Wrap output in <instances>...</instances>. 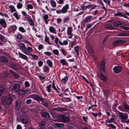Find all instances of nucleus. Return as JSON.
<instances>
[{
  "instance_id": "obj_16",
  "label": "nucleus",
  "mask_w": 129,
  "mask_h": 129,
  "mask_svg": "<svg viewBox=\"0 0 129 129\" xmlns=\"http://www.w3.org/2000/svg\"><path fill=\"white\" fill-rule=\"evenodd\" d=\"M18 54L19 55V57L21 58L22 59L24 60H28V57L26 55L20 53L19 52H18Z\"/></svg>"
},
{
  "instance_id": "obj_9",
  "label": "nucleus",
  "mask_w": 129,
  "mask_h": 129,
  "mask_svg": "<svg viewBox=\"0 0 129 129\" xmlns=\"http://www.w3.org/2000/svg\"><path fill=\"white\" fill-rule=\"evenodd\" d=\"M93 17L91 16H89L86 17L82 21V22L84 23H85L87 22H90L91 21L93 20Z\"/></svg>"
},
{
  "instance_id": "obj_42",
  "label": "nucleus",
  "mask_w": 129,
  "mask_h": 129,
  "mask_svg": "<svg viewBox=\"0 0 129 129\" xmlns=\"http://www.w3.org/2000/svg\"><path fill=\"white\" fill-rule=\"evenodd\" d=\"M60 61L63 65L66 66L68 64L66 62V60L64 59H62L60 60Z\"/></svg>"
},
{
  "instance_id": "obj_17",
  "label": "nucleus",
  "mask_w": 129,
  "mask_h": 129,
  "mask_svg": "<svg viewBox=\"0 0 129 129\" xmlns=\"http://www.w3.org/2000/svg\"><path fill=\"white\" fill-rule=\"evenodd\" d=\"M21 122L23 124H27L28 123V121L27 117L25 115H23V118H22Z\"/></svg>"
},
{
  "instance_id": "obj_61",
  "label": "nucleus",
  "mask_w": 129,
  "mask_h": 129,
  "mask_svg": "<svg viewBox=\"0 0 129 129\" xmlns=\"http://www.w3.org/2000/svg\"><path fill=\"white\" fill-rule=\"evenodd\" d=\"M22 37V36L20 34H18L17 36V38L20 40H21Z\"/></svg>"
},
{
  "instance_id": "obj_13",
  "label": "nucleus",
  "mask_w": 129,
  "mask_h": 129,
  "mask_svg": "<svg viewBox=\"0 0 129 129\" xmlns=\"http://www.w3.org/2000/svg\"><path fill=\"white\" fill-rule=\"evenodd\" d=\"M0 61L3 63H7L8 62V59L6 57L2 56H0Z\"/></svg>"
},
{
  "instance_id": "obj_47",
  "label": "nucleus",
  "mask_w": 129,
  "mask_h": 129,
  "mask_svg": "<svg viewBox=\"0 0 129 129\" xmlns=\"http://www.w3.org/2000/svg\"><path fill=\"white\" fill-rule=\"evenodd\" d=\"M60 51L61 52V53L64 56H66L67 54V53L63 49H60Z\"/></svg>"
},
{
  "instance_id": "obj_37",
  "label": "nucleus",
  "mask_w": 129,
  "mask_h": 129,
  "mask_svg": "<svg viewBox=\"0 0 129 129\" xmlns=\"http://www.w3.org/2000/svg\"><path fill=\"white\" fill-rule=\"evenodd\" d=\"M17 27L16 25H13L10 27V29L12 31H15L17 29Z\"/></svg>"
},
{
  "instance_id": "obj_58",
  "label": "nucleus",
  "mask_w": 129,
  "mask_h": 129,
  "mask_svg": "<svg viewBox=\"0 0 129 129\" xmlns=\"http://www.w3.org/2000/svg\"><path fill=\"white\" fill-rule=\"evenodd\" d=\"M12 75L16 79L18 78L19 76L18 74L14 72L13 73Z\"/></svg>"
},
{
  "instance_id": "obj_46",
  "label": "nucleus",
  "mask_w": 129,
  "mask_h": 129,
  "mask_svg": "<svg viewBox=\"0 0 129 129\" xmlns=\"http://www.w3.org/2000/svg\"><path fill=\"white\" fill-rule=\"evenodd\" d=\"M123 107L124 109H126L129 110V106L127 104H126L124 103L123 104Z\"/></svg>"
},
{
  "instance_id": "obj_6",
  "label": "nucleus",
  "mask_w": 129,
  "mask_h": 129,
  "mask_svg": "<svg viewBox=\"0 0 129 129\" xmlns=\"http://www.w3.org/2000/svg\"><path fill=\"white\" fill-rule=\"evenodd\" d=\"M33 50V49L32 48L28 47L26 48V47L25 49H24L23 52L26 55H29L30 54H31V53L32 52Z\"/></svg>"
},
{
  "instance_id": "obj_36",
  "label": "nucleus",
  "mask_w": 129,
  "mask_h": 129,
  "mask_svg": "<svg viewBox=\"0 0 129 129\" xmlns=\"http://www.w3.org/2000/svg\"><path fill=\"white\" fill-rule=\"evenodd\" d=\"M114 16H121L125 18V17L123 15L121 12H120L118 11L117 13L114 14Z\"/></svg>"
},
{
  "instance_id": "obj_63",
  "label": "nucleus",
  "mask_w": 129,
  "mask_h": 129,
  "mask_svg": "<svg viewBox=\"0 0 129 129\" xmlns=\"http://www.w3.org/2000/svg\"><path fill=\"white\" fill-rule=\"evenodd\" d=\"M35 94H32L29 95L27 97H26V98L27 99L28 98H32L34 99V97Z\"/></svg>"
},
{
  "instance_id": "obj_1",
  "label": "nucleus",
  "mask_w": 129,
  "mask_h": 129,
  "mask_svg": "<svg viewBox=\"0 0 129 129\" xmlns=\"http://www.w3.org/2000/svg\"><path fill=\"white\" fill-rule=\"evenodd\" d=\"M13 95L12 94H9L6 96H2L1 100L3 104L7 105H9L11 104L13 100Z\"/></svg>"
},
{
  "instance_id": "obj_32",
  "label": "nucleus",
  "mask_w": 129,
  "mask_h": 129,
  "mask_svg": "<svg viewBox=\"0 0 129 129\" xmlns=\"http://www.w3.org/2000/svg\"><path fill=\"white\" fill-rule=\"evenodd\" d=\"M27 90H20L19 91V94L20 95H23L25 94L27 92Z\"/></svg>"
},
{
  "instance_id": "obj_53",
  "label": "nucleus",
  "mask_w": 129,
  "mask_h": 129,
  "mask_svg": "<svg viewBox=\"0 0 129 129\" xmlns=\"http://www.w3.org/2000/svg\"><path fill=\"white\" fill-rule=\"evenodd\" d=\"M42 104L46 107H47L48 106V103L45 102L43 99V101H42Z\"/></svg>"
},
{
  "instance_id": "obj_24",
  "label": "nucleus",
  "mask_w": 129,
  "mask_h": 129,
  "mask_svg": "<svg viewBox=\"0 0 129 129\" xmlns=\"http://www.w3.org/2000/svg\"><path fill=\"white\" fill-rule=\"evenodd\" d=\"M46 124V122L45 121L41 122L39 124V126L40 127L39 129H43L45 126V125Z\"/></svg>"
},
{
  "instance_id": "obj_22",
  "label": "nucleus",
  "mask_w": 129,
  "mask_h": 129,
  "mask_svg": "<svg viewBox=\"0 0 129 129\" xmlns=\"http://www.w3.org/2000/svg\"><path fill=\"white\" fill-rule=\"evenodd\" d=\"M34 99L38 102L43 101L42 98L41 97L35 94Z\"/></svg>"
},
{
  "instance_id": "obj_49",
  "label": "nucleus",
  "mask_w": 129,
  "mask_h": 129,
  "mask_svg": "<svg viewBox=\"0 0 129 129\" xmlns=\"http://www.w3.org/2000/svg\"><path fill=\"white\" fill-rule=\"evenodd\" d=\"M27 9H32L33 8V7L31 4H28L27 5Z\"/></svg>"
},
{
  "instance_id": "obj_18",
  "label": "nucleus",
  "mask_w": 129,
  "mask_h": 129,
  "mask_svg": "<svg viewBox=\"0 0 129 129\" xmlns=\"http://www.w3.org/2000/svg\"><path fill=\"white\" fill-rule=\"evenodd\" d=\"M18 46L19 47L20 49L23 52L24 49H25L26 47L25 44L22 43H20L18 44Z\"/></svg>"
},
{
  "instance_id": "obj_7",
  "label": "nucleus",
  "mask_w": 129,
  "mask_h": 129,
  "mask_svg": "<svg viewBox=\"0 0 129 129\" xmlns=\"http://www.w3.org/2000/svg\"><path fill=\"white\" fill-rule=\"evenodd\" d=\"M113 70H114V73L118 74L121 71L122 68L120 66H116L113 68Z\"/></svg>"
},
{
  "instance_id": "obj_3",
  "label": "nucleus",
  "mask_w": 129,
  "mask_h": 129,
  "mask_svg": "<svg viewBox=\"0 0 129 129\" xmlns=\"http://www.w3.org/2000/svg\"><path fill=\"white\" fill-rule=\"evenodd\" d=\"M118 114L119 115V118L120 119L122 123H124V121L128 118V115L127 114L119 112H118Z\"/></svg>"
},
{
  "instance_id": "obj_50",
  "label": "nucleus",
  "mask_w": 129,
  "mask_h": 129,
  "mask_svg": "<svg viewBox=\"0 0 129 129\" xmlns=\"http://www.w3.org/2000/svg\"><path fill=\"white\" fill-rule=\"evenodd\" d=\"M0 39L3 42H5L6 41L5 38L1 34L0 35Z\"/></svg>"
},
{
  "instance_id": "obj_40",
  "label": "nucleus",
  "mask_w": 129,
  "mask_h": 129,
  "mask_svg": "<svg viewBox=\"0 0 129 129\" xmlns=\"http://www.w3.org/2000/svg\"><path fill=\"white\" fill-rule=\"evenodd\" d=\"M79 47L77 46L74 48L75 51L76 52L77 56L79 55Z\"/></svg>"
},
{
  "instance_id": "obj_56",
  "label": "nucleus",
  "mask_w": 129,
  "mask_h": 129,
  "mask_svg": "<svg viewBox=\"0 0 129 129\" xmlns=\"http://www.w3.org/2000/svg\"><path fill=\"white\" fill-rule=\"evenodd\" d=\"M38 66L39 67H41L43 64V62L41 60H39L38 61Z\"/></svg>"
},
{
  "instance_id": "obj_4",
  "label": "nucleus",
  "mask_w": 129,
  "mask_h": 129,
  "mask_svg": "<svg viewBox=\"0 0 129 129\" xmlns=\"http://www.w3.org/2000/svg\"><path fill=\"white\" fill-rule=\"evenodd\" d=\"M73 31V28L71 26H68L67 27V37L69 39H71L72 38L73 35L72 33Z\"/></svg>"
},
{
  "instance_id": "obj_29",
  "label": "nucleus",
  "mask_w": 129,
  "mask_h": 129,
  "mask_svg": "<svg viewBox=\"0 0 129 129\" xmlns=\"http://www.w3.org/2000/svg\"><path fill=\"white\" fill-rule=\"evenodd\" d=\"M105 65V62L103 61H102L100 65V69H101V72L104 73L105 72V70H104Z\"/></svg>"
},
{
  "instance_id": "obj_28",
  "label": "nucleus",
  "mask_w": 129,
  "mask_h": 129,
  "mask_svg": "<svg viewBox=\"0 0 129 129\" xmlns=\"http://www.w3.org/2000/svg\"><path fill=\"white\" fill-rule=\"evenodd\" d=\"M41 114L43 117L47 118H49V115L47 112H43V113H41Z\"/></svg>"
},
{
  "instance_id": "obj_59",
  "label": "nucleus",
  "mask_w": 129,
  "mask_h": 129,
  "mask_svg": "<svg viewBox=\"0 0 129 129\" xmlns=\"http://www.w3.org/2000/svg\"><path fill=\"white\" fill-rule=\"evenodd\" d=\"M0 15L4 17H5L7 18H8V15L6 14H4L0 12Z\"/></svg>"
},
{
  "instance_id": "obj_25",
  "label": "nucleus",
  "mask_w": 129,
  "mask_h": 129,
  "mask_svg": "<svg viewBox=\"0 0 129 129\" xmlns=\"http://www.w3.org/2000/svg\"><path fill=\"white\" fill-rule=\"evenodd\" d=\"M61 101L63 102H70L71 101V100L69 98H64L62 97Z\"/></svg>"
},
{
  "instance_id": "obj_12",
  "label": "nucleus",
  "mask_w": 129,
  "mask_h": 129,
  "mask_svg": "<svg viewBox=\"0 0 129 129\" xmlns=\"http://www.w3.org/2000/svg\"><path fill=\"white\" fill-rule=\"evenodd\" d=\"M18 65L17 63H11L9 64L8 66L9 67L14 70H16L17 69Z\"/></svg>"
},
{
  "instance_id": "obj_38",
  "label": "nucleus",
  "mask_w": 129,
  "mask_h": 129,
  "mask_svg": "<svg viewBox=\"0 0 129 129\" xmlns=\"http://www.w3.org/2000/svg\"><path fill=\"white\" fill-rule=\"evenodd\" d=\"M46 63L48 66L50 68H52L53 66L52 62L50 60H48L46 61Z\"/></svg>"
},
{
  "instance_id": "obj_39",
  "label": "nucleus",
  "mask_w": 129,
  "mask_h": 129,
  "mask_svg": "<svg viewBox=\"0 0 129 129\" xmlns=\"http://www.w3.org/2000/svg\"><path fill=\"white\" fill-rule=\"evenodd\" d=\"M52 85L51 84H49L48 86H46V90L49 92H50L51 91V87Z\"/></svg>"
},
{
  "instance_id": "obj_23",
  "label": "nucleus",
  "mask_w": 129,
  "mask_h": 129,
  "mask_svg": "<svg viewBox=\"0 0 129 129\" xmlns=\"http://www.w3.org/2000/svg\"><path fill=\"white\" fill-rule=\"evenodd\" d=\"M8 73L7 71L3 72L1 75L2 79H6L8 77Z\"/></svg>"
},
{
  "instance_id": "obj_11",
  "label": "nucleus",
  "mask_w": 129,
  "mask_h": 129,
  "mask_svg": "<svg viewBox=\"0 0 129 129\" xmlns=\"http://www.w3.org/2000/svg\"><path fill=\"white\" fill-rule=\"evenodd\" d=\"M69 7L68 5L67 4L64 6L62 8L61 10L62 13H65L67 12L68 10L69 9Z\"/></svg>"
},
{
  "instance_id": "obj_34",
  "label": "nucleus",
  "mask_w": 129,
  "mask_h": 129,
  "mask_svg": "<svg viewBox=\"0 0 129 129\" xmlns=\"http://www.w3.org/2000/svg\"><path fill=\"white\" fill-rule=\"evenodd\" d=\"M13 16L17 20H18L19 18V14L16 11L13 14Z\"/></svg>"
},
{
  "instance_id": "obj_14",
  "label": "nucleus",
  "mask_w": 129,
  "mask_h": 129,
  "mask_svg": "<svg viewBox=\"0 0 129 129\" xmlns=\"http://www.w3.org/2000/svg\"><path fill=\"white\" fill-rule=\"evenodd\" d=\"M0 24L2 26L6 28L7 27V23L5 20L4 19H0Z\"/></svg>"
},
{
  "instance_id": "obj_44",
  "label": "nucleus",
  "mask_w": 129,
  "mask_h": 129,
  "mask_svg": "<svg viewBox=\"0 0 129 129\" xmlns=\"http://www.w3.org/2000/svg\"><path fill=\"white\" fill-rule=\"evenodd\" d=\"M45 41L47 42L48 44L49 45H51V43L49 41V38L46 35L45 38Z\"/></svg>"
},
{
  "instance_id": "obj_35",
  "label": "nucleus",
  "mask_w": 129,
  "mask_h": 129,
  "mask_svg": "<svg viewBox=\"0 0 129 129\" xmlns=\"http://www.w3.org/2000/svg\"><path fill=\"white\" fill-rule=\"evenodd\" d=\"M28 22V23L30 25L33 26L34 25V23L33 20L31 18H28L27 19Z\"/></svg>"
},
{
  "instance_id": "obj_55",
  "label": "nucleus",
  "mask_w": 129,
  "mask_h": 129,
  "mask_svg": "<svg viewBox=\"0 0 129 129\" xmlns=\"http://www.w3.org/2000/svg\"><path fill=\"white\" fill-rule=\"evenodd\" d=\"M53 52L55 55H58L59 54L58 51L57 49H54L53 50Z\"/></svg>"
},
{
  "instance_id": "obj_10",
  "label": "nucleus",
  "mask_w": 129,
  "mask_h": 129,
  "mask_svg": "<svg viewBox=\"0 0 129 129\" xmlns=\"http://www.w3.org/2000/svg\"><path fill=\"white\" fill-rule=\"evenodd\" d=\"M21 103V101L20 100H18L16 102L15 107L16 110H18L20 109Z\"/></svg>"
},
{
  "instance_id": "obj_2",
  "label": "nucleus",
  "mask_w": 129,
  "mask_h": 129,
  "mask_svg": "<svg viewBox=\"0 0 129 129\" xmlns=\"http://www.w3.org/2000/svg\"><path fill=\"white\" fill-rule=\"evenodd\" d=\"M59 121L64 122H67L69 121L70 119L68 116H66L64 114H61L57 117Z\"/></svg>"
},
{
  "instance_id": "obj_20",
  "label": "nucleus",
  "mask_w": 129,
  "mask_h": 129,
  "mask_svg": "<svg viewBox=\"0 0 129 129\" xmlns=\"http://www.w3.org/2000/svg\"><path fill=\"white\" fill-rule=\"evenodd\" d=\"M100 76L101 77V79L104 82H106L107 80V77L105 76L104 74H102L101 73H100Z\"/></svg>"
},
{
  "instance_id": "obj_30",
  "label": "nucleus",
  "mask_w": 129,
  "mask_h": 129,
  "mask_svg": "<svg viewBox=\"0 0 129 129\" xmlns=\"http://www.w3.org/2000/svg\"><path fill=\"white\" fill-rule=\"evenodd\" d=\"M59 44L61 45H67L68 44V40H64L63 41V42H61L60 40L59 41Z\"/></svg>"
},
{
  "instance_id": "obj_15",
  "label": "nucleus",
  "mask_w": 129,
  "mask_h": 129,
  "mask_svg": "<svg viewBox=\"0 0 129 129\" xmlns=\"http://www.w3.org/2000/svg\"><path fill=\"white\" fill-rule=\"evenodd\" d=\"M43 20L46 24H47L48 23V22L49 21L48 19L49 16L47 14H43Z\"/></svg>"
},
{
  "instance_id": "obj_48",
  "label": "nucleus",
  "mask_w": 129,
  "mask_h": 129,
  "mask_svg": "<svg viewBox=\"0 0 129 129\" xmlns=\"http://www.w3.org/2000/svg\"><path fill=\"white\" fill-rule=\"evenodd\" d=\"M19 30L22 33H24L26 31L22 27L20 26L19 28Z\"/></svg>"
},
{
  "instance_id": "obj_31",
  "label": "nucleus",
  "mask_w": 129,
  "mask_h": 129,
  "mask_svg": "<svg viewBox=\"0 0 129 129\" xmlns=\"http://www.w3.org/2000/svg\"><path fill=\"white\" fill-rule=\"evenodd\" d=\"M129 34L123 33H119L117 34V36L120 37L128 36Z\"/></svg>"
},
{
  "instance_id": "obj_41",
  "label": "nucleus",
  "mask_w": 129,
  "mask_h": 129,
  "mask_svg": "<svg viewBox=\"0 0 129 129\" xmlns=\"http://www.w3.org/2000/svg\"><path fill=\"white\" fill-rule=\"evenodd\" d=\"M114 119V117L113 116L109 120H107L106 121L108 123H110L113 122Z\"/></svg>"
},
{
  "instance_id": "obj_5",
  "label": "nucleus",
  "mask_w": 129,
  "mask_h": 129,
  "mask_svg": "<svg viewBox=\"0 0 129 129\" xmlns=\"http://www.w3.org/2000/svg\"><path fill=\"white\" fill-rule=\"evenodd\" d=\"M12 89L15 92H18L20 91V85L19 84H15L13 85Z\"/></svg>"
},
{
  "instance_id": "obj_45",
  "label": "nucleus",
  "mask_w": 129,
  "mask_h": 129,
  "mask_svg": "<svg viewBox=\"0 0 129 129\" xmlns=\"http://www.w3.org/2000/svg\"><path fill=\"white\" fill-rule=\"evenodd\" d=\"M105 27L108 29H112L114 28L110 24H107L105 26Z\"/></svg>"
},
{
  "instance_id": "obj_8",
  "label": "nucleus",
  "mask_w": 129,
  "mask_h": 129,
  "mask_svg": "<svg viewBox=\"0 0 129 129\" xmlns=\"http://www.w3.org/2000/svg\"><path fill=\"white\" fill-rule=\"evenodd\" d=\"M125 42L122 40H118L115 41L113 43V45L114 46H118L120 45L121 44Z\"/></svg>"
},
{
  "instance_id": "obj_62",
  "label": "nucleus",
  "mask_w": 129,
  "mask_h": 129,
  "mask_svg": "<svg viewBox=\"0 0 129 129\" xmlns=\"http://www.w3.org/2000/svg\"><path fill=\"white\" fill-rule=\"evenodd\" d=\"M60 110V108L59 107L53 108L52 109V110L54 111H59Z\"/></svg>"
},
{
  "instance_id": "obj_21",
  "label": "nucleus",
  "mask_w": 129,
  "mask_h": 129,
  "mask_svg": "<svg viewBox=\"0 0 129 129\" xmlns=\"http://www.w3.org/2000/svg\"><path fill=\"white\" fill-rule=\"evenodd\" d=\"M54 126L56 127H63L64 125V124L62 123H54L53 124Z\"/></svg>"
},
{
  "instance_id": "obj_64",
  "label": "nucleus",
  "mask_w": 129,
  "mask_h": 129,
  "mask_svg": "<svg viewBox=\"0 0 129 129\" xmlns=\"http://www.w3.org/2000/svg\"><path fill=\"white\" fill-rule=\"evenodd\" d=\"M59 39L57 37H56L55 40L54 42L56 44H58V43L59 42Z\"/></svg>"
},
{
  "instance_id": "obj_27",
  "label": "nucleus",
  "mask_w": 129,
  "mask_h": 129,
  "mask_svg": "<svg viewBox=\"0 0 129 129\" xmlns=\"http://www.w3.org/2000/svg\"><path fill=\"white\" fill-rule=\"evenodd\" d=\"M113 25L115 27H117L122 25V23L119 21H116L113 23Z\"/></svg>"
},
{
  "instance_id": "obj_19",
  "label": "nucleus",
  "mask_w": 129,
  "mask_h": 129,
  "mask_svg": "<svg viewBox=\"0 0 129 129\" xmlns=\"http://www.w3.org/2000/svg\"><path fill=\"white\" fill-rule=\"evenodd\" d=\"M8 7L10 10V11L11 13H13L16 11L15 7L12 5H10L8 6Z\"/></svg>"
},
{
  "instance_id": "obj_33",
  "label": "nucleus",
  "mask_w": 129,
  "mask_h": 129,
  "mask_svg": "<svg viewBox=\"0 0 129 129\" xmlns=\"http://www.w3.org/2000/svg\"><path fill=\"white\" fill-rule=\"evenodd\" d=\"M50 3L52 7L55 8L56 7V4L55 2L53 0H50Z\"/></svg>"
},
{
  "instance_id": "obj_60",
  "label": "nucleus",
  "mask_w": 129,
  "mask_h": 129,
  "mask_svg": "<svg viewBox=\"0 0 129 129\" xmlns=\"http://www.w3.org/2000/svg\"><path fill=\"white\" fill-rule=\"evenodd\" d=\"M4 90V88L2 87H0V95L3 93Z\"/></svg>"
},
{
  "instance_id": "obj_26",
  "label": "nucleus",
  "mask_w": 129,
  "mask_h": 129,
  "mask_svg": "<svg viewBox=\"0 0 129 129\" xmlns=\"http://www.w3.org/2000/svg\"><path fill=\"white\" fill-rule=\"evenodd\" d=\"M49 31L52 33L55 34L56 33V30L55 28L52 26H51L49 28Z\"/></svg>"
},
{
  "instance_id": "obj_52",
  "label": "nucleus",
  "mask_w": 129,
  "mask_h": 129,
  "mask_svg": "<svg viewBox=\"0 0 129 129\" xmlns=\"http://www.w3.org/2000/svg\"><path fill=\"white\" fill-rule=\"evenodd\" d=\"M68 79V77L67 76H66L63 78L62 79L61 82L62 83H65L67 81Z\"/></svg>"
},
{
  "instance_id": "obj_57",
  "label": "nucleus",
  "mask_w": 129,
  "mask_h": 129,
  "mask_svg": "<svg viewBox=\"0 0 129 129\" xmlns=\"http://www.w3.org/2000/svg\"><path fill=\"white\" fill-rule=\"evenodd\" d=\"M38 77L41 80H44L46 78L45 76H43L41 75H39L38 76Z\"/></svg>"
},
{
  "instance_id": "obj_51",
  "label": "nucleus",
  "mask_w": 129,
  "mask_h": 129,
  "mask_svg": "<svg viewBox=\"0 0 129 129\" xmlns=\"http://www.w3.org/2000/svg\"><path fill=\"white\" fill-rule=\"evenodd\" d=\"M57 3L60 5H62L64 4V0H57Z\"/></svg>"
},
{
  "instance_id": "obj_43",
  "label": "nucleus",
  "mask_w": 129,
  "mask_h": 129,
  "mask_svg": "<svg viewBox=\"0 0 129 129\" xmlns=\"http://www.w3.org/2000/svg\"><path fill=\"white\" fill-rule=\"evenodd\" d=\"M23 7V4L21 3H18L17 4V7L18 9H20L22 8Z\"/></svg>"
},
{
  "instance_id": "obj_54",
  "label": "nucleus",
  "mask_w": 129,
  "mask_h": 129,
  "mask_svg": "<svg viewBox=\"0 0 129 129\" xmlns=\"http://www.w3.org/2000/svg\"><path fill=\"white\" fill-rule=\"evenodd\" d=\"M49 68L47 66H44L43 68V71L44 72H46L49 70Z\"/></svg>"
}]
</instances>
